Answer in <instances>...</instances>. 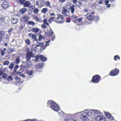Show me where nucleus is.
I'll list each match as a JSON object with an SVG mask.
<instances>
[{
  "label": "nucleus",
  "instance_id": "393cba45",
  "mask_svg": "<svg viewBox=\"0 0 121 121\" xmlns=\"http://www.w3.org/2000/svg\"><path fill=\"white\" fill-rule=\"evenodd\" d=\"M4 35V32L0 31V42L1 41L2 37H3Z\"/></svg>",
  "mask_w": 121,
  "mask_h": 121
},
{
  "label": "nucleus",
  "instance_id": "0e129e2a",
  "mask_svg": "<svg viewBox=\"0 0 121 121\" xmlns=\"http://www.w3.org/2000/svg\"><path fill=\"white\" fill-rule=\"evenodd\" d=\"M39 43H40V42H37V43H36V46H37V47L39 46Z\"/></svg>",
  "mask_w": 121,
  "mask_h": 121
},
{
  "label": "nucleus",
  "instance_id": "39448f33",
  "mask_svg": "<svg viewBox=\"0 0 121 121\" xmlns=\"http://www.w3.org/2000/svg\"><path fill=\"white\" fill-rule=\"evenodd\" d=\"M95 119L96 121H106V118L100 115L96 116Z\"/></svg>",
  "mask_w": 121,
  "mask_h": 121
},
{
  "label": "nucleus",
  "instance_id": "f3484780",
  "mask_svg": "<svg viewBox=\"0 0 121 121\" xmlns=\"http://www.w3.org/2000/svg\"><path fill=\"white\" fill-rule=\"evenodd\" d=\"M18 19L17 18H13L11 21V22L13 24L16 23L18 22Z\"/></svg>",
  "mask_w": 121,
  "mask_h": 121
},
{
  "label": "nucleus",
  "instance_id": "79ce46f5",
  "mask_svg": "<svg viewBox=\"0 0 121 121\" xmlns=\"http://www.w3.org/2000/svg\"><path fill=\"white\" fill-rule=\"evenodd\" d=\"M43 21V23L44 24H45V25H46L47 26H48L49 24L47 22V19H44Z\"/></svg>",
  "mask_w": 121,
  "mask_h": 121
},
{
  "label": "nucleus",
  "instance_id": "052dcab7",
  "mask_svg": "<svg viewBox=\"0 0 121 121\" xmlns=\"http://www.w3.org/2000/svg\"><path fill=\"white\" fill-rule=\"evenodd\" d=\"M67 121H77L76 120L73 119H71L69 120H67Z\"/></svg>",
  "mask_w": 121,
  "mask_h": 121
},
{
  "label": "nucleus",
  "instance_id": "4d7b16f0",
  "mask_svg": "<svg viewBox=\"0 0 121 121\" xmlns=\"http://www.w3.org/2000/svg\"><path fill=\"white\" fill-rule=\"evenodd\" d=\"M73 2L74 4H76L78 2L77 0H73Z\"/></svg>",
  "mask_w": 121,
  "mask_h": 121
},
{
  "label": "nucleus",
  "instance_id": "6ab92c4d",
  "mask_svg": "<svg viewBox=\"0 0 121 121\" xmlns=\"http://www.w3.org/2000/svg\"><path fill=\"white\" fill-rule=\"evenodd\" d=\"M75 6L74 4H73L71 6L70 8L69 9H70L71 11V12L72 13H73L74 12Z\"/></svg>",
  "mask_w": 121,
  "mask_h": 121
},
{
  "label": "nucleus",
  "instance_id": "9b49d317",
  "mask_svg": "<svg viewBox=\"0 0 121 121\" xmlns=\"http://www.w3.org/2000/svg\"><path fill=\"white\" fill-rule=\"evenodd\" d=\"M30 2L29 1H25L24 4L23 6L24 7H28L30 6Z\"/></svg>",
  "mask_w": 121,
  "mask_h": 121
},
{
  "label": "nucleus",
  "instance_id": "bf43d9fd",
  "mask_svg": "<svg viewBox=\"0 0 121 121\" xmlns=\"http://www.w3.org/2000/svg\"><path fill=\"white\" fill-rule=\"evenodd\" d=\"M5 53V52L4 51H2L1 52V56H3L4 55V53Z\"/></svg>",
  "mask_w": 121,
  "mask_h": 121
},
{
  "label": "nucleus",
  "instance_id": "680f3d73",
  "mask_svg": "<svg viewBox=\"0 0 121 121\" xmlns=\"http://www.w3.org/2000/svg\"><path fill=\"white\" fill-rule=\"evenodd\" d=\"M41 27L43 28H45L46 27V26L44 24L42 25Z\"/></svg>",
  "mask_w": 121,
  "mask_h": 121
},
{
  "label": "nucleus",
  "instance_id": "13d9d810",
  "mask_svg": "<svg viewBox=\"0 0 121 121\" xmlns=\"http://www.w3.org/2000/svg\"><path fill=\"white\" fill-rule=\"evenodd\" d=\"M109 3V1L108 0H105V5H107Z\"/></svg>",
  "mask_w": 121,
  "mask_h": 121
},
{
  "label": "nucleus",
  "instance_id": "49530a36",
  "mask_svg": "<svg viewBox=\"0 0 121 121\" xmlns=\"http://www.w3.org/2000/svg\"><path fill=\"white\" fill-rule=\"evenodd\" d=\"M13 79L12 77L11 76H9L7 79V80L9 81H12L13 80Z\"/></svg>",
  "mask_w": 121,
  "mask_h": 121
},
{
  "label": "nucleus",
  "instance_id": "0eeeda50",
  "mask_svg": "<svg viewBox=\"0 0 121 121\" xmlns=\"http://www.w3.org/2000/svg\"><path fill=\"white\" fill-rule=\"evenodd\" d=\"M86 113L84 112L81 116V119L83 121H86L87 119H89L88 117L86 115Z\"/></svg>",
  "mask_w": 121,
  "mask_h": 121
},
{
  "label": "nucleus",
  "instance_id": "4be33fe9",
  "mask_svg": "<svg viewBox=\"0 0 121 121\" xmlns=\"http://www.w3.org/2000/svg\"><path fill=\"white\" fill-rule=\"evenodd\" d=\"M93 111L94 116H95V114H97L98 113H100V111L98 110H93Z\"/></svg>",
  "mask_w": 121,
  "mask_h": 121
},
{
  "label": "nucleus",
  "instance_id": "4c0bfd02",
  "mask_svg": "<svg viewBox=\"0 0 121 121\" xmlns=\"http://www.w3.org/2000/svg\"><path fill=\"white\" fill-rule=\"evenodd\" d=\"M31 57L27 55H26V61H29L31 59Z\"/></svg>",
  "mask_w": 121,
  "mask_h": 121
},
{
  "label": "nucleus",
  "instance_id": "f03ea898",
  "mask_svg": "<svg viewBox=\"0 0 121 121\" xmlns=\"http://www.w3.org/2000/svg\"><path fill=\"white\" fill-rule=\"evenodd\" d=\"M57 17H55V22L58 23L62 24L64 22V20L63 19V18L62 15L57 14Z\"/></svg>",
  "mask_w": 121,
  "mask_h": 121
},
{
  "label": "nucleus",
  "instance_id": "f257e3e1",
  "mask_svg": "<svg viewBox=\"0 0 121 121\" xmlns=\"http://www.w3.org/2000/svg\"><path fill=\"white\" fill-rule=\"evenodd\" d=\"M47 104L48 107H50L53 111L58 112L59 115L60 117H62L64 118H65L66 114H65L62 111H61L60 112H58L60 108L58 105L55 102L52 100L48 101L47 102Z\"/></svg>",
  "mask_w": 121,
  "mask_h": 121
},
{
  "label": "nucleus",
  "instance_id": "f8f14e48",
  "mask_svg": "<svg viewBox=\"0 0 121 121\" xmlns=\"http://www.w3.org/2000/svg\"><path fill=\"white\" fill-rule=\"evenodd\" d=\"M105 114L106 115V117L108 118L109 119L112 118V119H113V117H111L110 115V113L107 112H105Z\"/></svg>",
  "mask_w": 121,
  "mask_h": 121
},
{
  "label": "nucleus",
  "instance_id": "8fccbe9b",
  "mask_svg": "<svg viewBox=\"0 0 121 121\" xmlns=\"http://www.w3.org/2000/svg\"><path fill=\"white\" fill-rule=\"evenodd\" d=\"M50 41L49 40L46 42L45 43V45L46 46H48L49 45V43H50Z\"/></svg>",
  "mask_w": 121,
  "mask_h": 121
},
{
  "label": "nucleus",
  "instance_id": "864d4df0",
  "mask_svg": "<svg viewBox=\"0 0 121 121\" xmlns=\"http://www.w3.org/2000/svg\"><path fill=\"white\" fill-rule=\"evenodd\" d=\"M40 1H37L36 2V6H39Z\"/></svg>",
  "mask_w": 121,
  "mask_h": 121
},
{
  "label": "nucleus",
  "instance_id": "c9c22d12",
  "mask_svg": "<svg viewBox=\"0 0 121 121\" xmlns=\"http://www.w3.org/2000/svg\"><path fill=\"white\" fill-rule=\"evenodd\" d=\"M71 4L70 3L68 2L67 3L66 5V7L68 9H69L71 7Z\"/></svg>",
  "mask_w": 121,
  "mask_h": 121
},
{
  "label": "nucleus",
  "instance_id": "9d476101",
  "mask_svg": "<svg viewBox=\"0 0 121 121\" xmlns=\"http://www.w3.org/2000/svg\"><path fill=\"white\" fill-rule=\"evenodd\" d=\"M26 55L31 57H33L34 56V54L32 51H30L28 50L27 51Z\"/></svg>",
  "mask_w": 121,
  "mask_h": 121
},
{
  "label": "nucleus",
  "instance_id": "a18cd8bd",
  "mask_svg": "<svg viewBox=\"0 0 121 121\" xmlns=\"http://www.w3.org/2000/svg\"><path fill=\"white\" fill-rule=\"evenodd\" d=\"M20 62V60L19 58H16L15 60V63L17 64H18Z\"/></svg>",
  "mask_w": 121,
  "mask_h": 121
},
{
  "label": "nucleus",
  "instance_id": "f704fd0d",
  "mask_svg": "<svg viewBox=\"0 0 121 121\" xmlns=\"http://www.w3.org/2000/svg\"><path fill=\"white\" fill-rule=\"evenodd\" d=\"M35 68L36 71L37 72H40L42 71V69L38 67L36 68V66L35 67Z\"/></svg>",
  "mask_w": 121,
  "mask_h": 121
},
{
  "label": "nucleus",
  "instance_id": "de8ad7c7",
  "mask_svg": "<svg viewBox=\"0 0 121 121\" xmlns=\"http://www.w3.org/2000/svg\"><path fill=\"white\" fill-rule=\"evenodd\" d=\"M43 35H40L39 37V41H41L42 39H43Z\"/></svg>",
  "mask_w": 121,
  "mask_h": 121
},
{
  "label": "nucleus",
  "instance_id": "7ed1b4c3",
  "mask_svg": "<svg viewBox=\"0 0 121 121\" xmlns=\"http://www.w3.org/2000/svg\"><path fill=\"white\" fill-rule=\"evenodd\" d=\"M84 111L86 113V115L88 117H90L91 119L92 120L94 117L93 110H85Z\"/></svg>",
  "mask_w": 121,
  "mask_h": 121
},
{
  "label": "nucleus",
  "instance_id": "69168bd1",
  "mask_svg": "<svg viewBox=\"0 0 121 121\" xmlns=\"http://www.w3.org/2000/svg\"><path fill=\"white\" fill-rule=\"evenodd\" d=\"M44 44V43L43 42H40L39 46H42Z\"/></svg>",
  "mask_w": 121,
  "mask_h": 121
},
{
  "label": "nucleus",
  "instance_id": "20e7f679",
  "mask_svg": "<svg viewBox=\"0 0 121 121\" xmlns=\"http://www.w3.org/2000/svg\"><path fill=\"white\" fill-rule=\"evenodd\" d=\"M100 78V76L98 75H96L92 77V81L94 83H97L99 82Z\"/></svg>",
  "mask_w": 121,
  "mask_h": 121
},
{
  "label": "nucleus",
  "instance_id": "aec40b11",
  "mask_svg": "<svg viewBox=\"0 0 121 121\" xmlns=\"http://www.w3.org/2000/svg\"><path fill=\"white\" fill-rule=\"evenodd\" d=\"M44 0H41L40 1V3L39 4V6L40 7L43 6L45 5L44 4Z\"/></svg>",
  "mask_w": 121,
  "mask_h": 121
},
{
  "label": "nucleus",
  "instance_id": "dca6fc26",
  "mask_svg": "<svg viewBox=\"0 0 121 121\" xmlns=\"http://www.w3.org/2000/svg\"><path fill=\"white\" fill-rule=\"evenodd\" d=\"M83 19H84V18L82 17L78 18V22L79 23V25H81L82 23Z\"/></svg>",
  "mask_w": 121,
  "mask_h": 121
},
{
  "label": "nucleus",
  "instance_id": "423d86ee",
  "mask_svg": "<svg viewBox=\"0 0 121 121\" xmlns=\"http://www.w3.org/2000/svg\"><path fill=\"white\" fill-rule=\"evenodd\" d=\"M119 73V70L117 69H115L111 70L110 73L111 76H112L117 75Z\"/></svg>",
  "mask_w": 121,
  "mask_h": 121
},
{
  "label": "nucleus",
  "instance_id": "bb28decb",
  "mask_svg": "<svg viewBox=\"0 0 121 121\" xmlns=\"http://www.w3.org/2000/svg\"><path fill=\"white\" fill-rule=\"evenodd\" d=\"M45 5H46L47 6H48L50 8H52L51 6L50 5V2L48 1H47L45 2Z\"/></svg>",
  "mask_w": 121,
  "mask_h": 121
},
{
  "label": "nucleus",
  "instance_id": "c756f323",
  "mask_svg": "<svg viewBox=\"0 0 121 121\" xmlns=\"http://www.w3.org/2000/svg\"><path fill=\"white\" fill-rule=\"evenodd\" d=\"M26 0H18V2L20 4L24 5Z\"/></svg>",
  "mask_w": 121,
  "mask_h": 121
},
{
  "label": "nucleus",
  "instance_id": "5701e85b",
  "mask_svg": "<svg viewBox=\"0 0 121 121\" xmlns=\"http://www.w3.org/2000/svg\"><path fill=\"white\" fill-rule=\"evenodd\" d=\"M26 73L28 74L29 75H31L33 73V71L32 70L30 71L29 70H27L26 71Z\"/></svg>",
  "mask_w": 121,
  "mask_h": 121
},
{
  "label": "nucleus",
  "instance_id": "2eb2a0df",
  "mask_svg": "<svg viewBox=\"0 0 121 121\" xmlns=\"http://www.w3.org/2000/svg\"><path fill=\"white\" fill-rule=\"evenodd\" d=\"M1 6L4 9H5L8 7V5L6 3H5L1 4Z\"/></svg>",
  "mask_w": 121,
  "mask_h": 121
},
{
  "label": "nucleus",
  "instance_id": "412c9836",
  "mask_svg": "<svg viewBox=\"0 0 121 121\" xmlns=\"http://www.w3.org/2000/svg\"><path fill=\"white\" fill-rule=\"evenodd\" d=\"M39 29L37 28H33L32 30V32H33L35 33H37L39 31Z\"/></svg>",
  "mask_w": 121,
  "mask_h": 121
},
{
  "label": "nucleus",
  "instance_id": "ddd939ff",
  "mask_svg": "<svg viewBox=\"0 0 121 121\" xmlns=\"http://www.w3.org/2000/svg\"><path fill=\"white\" fill-rule=\"evenodd\" d=\"M40 59L42 61H45L47 60V58L43 55H40Z\"/></svg>",
  "mask_w": 121,
  "mask_h": 121
},
{
  "label": "nucleus",
  "instance_id": "a211bd4d",
  "mask_svg": "<svg viewBox=\"0 0 121 121\" xmlns=\"http://www.w3.org/2000/svg\"><path fill=\"white\" fill-rule=\"evenodd\" d=\"M5 18L4 17L1 15H0V22L3 23L5 22Z\"/></svg>",
  "mask_w": 121,
  "mask_h": 121
},
{
  "label": "nucleus",
  "instance_id": "ea45409f",
  "mask_svg": "<svg viewBox=\"0 0 121 121\" xmlns=\"http://www.w3.org/2000/svg\"><path fill=\"white\" fill-rule=\"evenodd\" d=\"M39 10L37 8H35L34 10V13L35 14H37L39 12Z\"/></svg>",
  "mask_w": 121,
  "mask_h": 121
},
{
  "label": "nucleus",
  "instance_id": "3c124183",
  "mask_svg": "<svg viewBox=\"0 0 121 121\" xmlns=\"http://www.w3.org/2000/svg\"><path fill=\"white\" fill-rule=\"evenodd\" d=\"M53 34L54 33L53 31L51 30L49 31L50 35L51 36H52L53 35Z\"/></svg>",
  "mask_w": 121,
  "mask_h": 121
},
{
  "label": "nucleus",
  "instance_id": "c03bdc74",
  "mask_svg": "<svg viewBox=\"0 0 121 121\" xmlns=\"http://www.w3.org/2000/svg\"><path fill=\"white\" fill-rule=\"evenodd\" d=\"M9 62L8 61H4L3 62V64L4 65H9Z\"/></svg>",
  "mask_w": 121,
  "mask_h": 121
},
{
  "label": "nucleus",
  "instance_id": "58836bf2",
  "mask_svg": "<svg viewBox=\"0 0 121 121\" xmlns=\"http://www.w3.org/2000/svg\"><path fill=\"white\" fill-rule=\"evenodd\" d=\"M23 19L25 20V22H26L28 20V17L27 16L25 15L23 17Z\"/></svg>",
  "mask_w": 121,
  "mask_h": 121
},
{
  "label": "nucleus",
  "instance_id": "6e6d98bb",
  "mask_svg": "<svg viewBox=\"0 0 121 121\" xmlns=\"http://www.w3.org/2000/svg\"><path fill=\"white\" fill-rule=\"evenodd\" d=\"M17 74L19 76H21L23 73H22L21 72H17Z\"/></svg>",
  "mask_w": 121,
  "mask_h": 121
},
{
  "label": "nucleus",
  "instance_id": "2f4dec72",
  "mask_svg": "<svg viewBox=\"0 0 121 121\" xmlns=\"http://www.w3.org/2000/svg\"><path fill=\"white\" fill-rule=\"evenodd\" d=\"M35 62H37L38 61L39 58L40 59V55H38L35 56Z\"/></svg>",
  "mask_w": 121,
  "mask_h": 121
},
{
  "label": "nucleus",
  "instance_id": "774afa93",
  "mask_svg": "<svg viewBox=\"0 0 121 121\" xmlns=\"http://www.w3.org/2000/svg\"><path fill=\"white\" fill-rule=\"evenodd\" d=\"M13 30L12 28H11L9 30H8V32L9 33L11 31Z\"/></svg>",
  "mask_w": 121,
  "mask_h": 121
},
{
  "label": "nucleus",
  "instance_id": "603ef678",
  "mask_svg": "<svg viewBox=\"0 0 121 121\" xmlns=\"http://www.w3.org/2000/svg\"><path fill=\"white\" fill-rule=\"evenodd\" d=\"M34 19L36 21H39L40 20L39 18L37 16L34 17Z\"/></svg>",
  "mask_w": 121,
  "mask_h": 121
},
{
  "label": "nucleus",
  "instance_id": "72a5a7b5",
  "mask_svg": "<svg viewBox=\"0 0 121 121\" xmlns=\"http://www.w3.org/2000/svg\"><path fill=\"white\" fill-rule=\"evenodd\" d=\"M43 65L42 63H40L37 66H36V68L38 67L41 69L43 67Z\"/></svg>",
  "mask_w": 121,
  "mask_h": 121
},
{
  "label": "nucleus",
  "instance_id": "6e6552de",
  "mask_svg": "<svg viewBox=\"0 0 121 121\" xmlns=\"http://www.w3.org/2000/svg\"><path fill=\"white\" fill-rule=\"evenodd\" d=\"M28 36L30 37L33 39L34 41H35L37 42L38 41V39L36 38V35H35L33 34L32 33H30L29 34Z\"/></svg>",
  "mask_w": 121,
  "mask_h": 121
},
{
  "label": "nucleus",
  "instance_id": "c85d7f7f",
  "mask_svg": "<svg viewBox=\"0 0 121 121\" xmlns=\"http://www.w3.org/2000/svg\"><path fill=\"white\" fill-rule=\"evenodd\" d=\"M62 10V13L64 14H65L67 12V10L64 7L63 8Z\"/></svg>",
  "mask_w": 121,
  "mask_h": 121
},
{
  "label": "nucleus",
  "instance_id": "cd10ccee",
  "mask_svg": "<svg viewBox=\"0 0 121 121\" xmlns=\"http://www.w3.org/2000/svg\"><path fill=\"white\" fill-rule=\"evenodd\" d=\"M55 17H51L50 18V19H49L48 21L49 22L51 23L52 22V21L55 22Z\"/></svg>",
  "mask_w": 121,
  "mask_h": 121
},
{
  "label": "nucleus",
  "instance_id": "e433bc0d",
  "mask_svg": "<svg viewBox=\"0 0 121 121\" xmlns=\"http://www.w3.org/2000/svg\"><path fill=\"white\" fill-rule=\"evenodd\" d=\"M25 41L27 44L28 45H30V42L29 39H27L25 40Z\"/></svg>",
  "mask_w": 121,
  "mask_h": 121
},
{
  "label": "nucleus",
  "instance_id": "a878e982",
  "mask_svg": "<svg viewBox=\"0 0 121 121\" xmlns=\"http://www.w3.org/2000/svg\"><path fill=\"white\" fill-rule=\"evenodd\" d=\"M37 46H36V45H34L31 46V49L32 50L35 51L37 49Z\"/></svg>",
  "mask_w": 121,
  "mask_h": 121
},
{
  "label": "nucleus",
  "instance_id": "e2e57ef3",
  "mask_svg": "<svg viewBox=\"0 0 121 121\" xmlns=\"http://www.w3.org/2000/svg\"><path fill=\"white\" fill-rule=\"evenodd\" d=\"M118 56V55H116L114 56V59L115 60H117V56Z\"/></svg>",
  "mask_w": 121,
  "mask_h": 121
},
{
  "label": "nucleus",
  "instance_id": "4468645a",
  "mask_svg": "<svg viewBox=\"0 0 121 121\" xmlns=\"http://www.w3.org/2000/svg\"><path fill=\"white\" fill-rule=\"evenodd\" d=\"M32 65V63L30 61H26V66L27 68H30L31 66Z\"/></svg>",
  "mask_w": 121,
  "mask_h": 121
},
{
  "label": "nucleus",
  "instance_id": "09e8293b",
  "mask_svg": "<svg viewBox=\"0 0 121 121\" xmlns=\"http://www.w3.org/2000/svg\"><path fill=\"white\" fill-rule=\"evenodd\" d=\"M28 23L29 24L32 25L33 26L35 24V23L34 22L31 21L29 22Z\"/></svg>",
  "mask_w": 121,
  "mask_h": 121
},
{
  "label": "nucleus",
  "instance_id": "338daca9",
  "mask_svg": "<svg viewBox=\"0 0 121 121\" xmlns=\"http://www.w3.org/2000/svg\"><path fill=\"white\" fill-rule=\"evenodd\" d=\"M15 80H20V78H19L17 77H16V78H15Z\"/></svg>",
  "mask_w": 121,
  "mask_h": 121
},
{
  "label": "nucleus",
  "instance_id": "a19ab883",
  "mask_svg": "<svg viewBox=\"0 0 121 121\" xmlns=\"http://www.w3.org/2000/svg\"><path fill=\"white\" fill-rule=\"evenodd\" d=\"M2 75L3 78H6L7 76V74L6 73H4V71H3Z\"/></svg>",
  "mask_w": 121,
  "mask_h": 121
},
{
  "label": "nucleus",
  "instance_id": "473e14b6",
  "mask_svg": "<svg viewBox=\"0 0 121 121\" xmlns=\"http://www.w3.org/2000/svg\"><path fill=\"white\" fill-rule=\"evenodd\" d=\"M14 66V64L13 63H11V64H10L9 66V68L10 69H12L13 68Z\"/></svg>",
  "mask_w": 121,
  "mask_h": 121
},
{
  "label": "nucleus",
  "instance_id": "37998d69",
  "mask_svg": "<svg viewBox=\"0 0 121 121\" xmlns=\"http://www.w3.org/2000/svg\"><path fill=\"white\" fill-rule=\"evenodd\" d=\"M19 66L18 65H16L14 67V69H13V71L14 73L16 72L17 69L19 67Z\"/></svg>",
  "mask_w": 121,
  "mask_h": 121
},
{
  "label": "nucleus",
  "instance_id": "b1692460",
  "mask_svg": "<svg viewBox=\"0 0 121 121\" xmlns=\"http://www.w3.org/2000/svg\"><path fill=\"white\" fill-rule=\"evenodd\" d=\"M27 9L25 8H23L20 10V11L22 13V14L25 13L26 11L27 10Z\"/></svg>",
  "mask_w": 121,
  "mask_h": 121
},
{
  "label": "nucleus",
  "instance_id": "5fc2aeb1",
  "mask_svg": "<svg viewBox=\"0 0 121 121\" xmlns=\"http://www.w3.org/2000/svg\"><path fill=\"white\" fill-rule=\"evenodd\" d=\"M7 52L8 53H10L12 52L11 50V48H9L7 51Z\"/></svg>",
  "mask_w": 121,
  "mask_h": 121
},
{
  "label": "nucleus",
  "instance_id": "7c9ffc66",
  "mask_svg": "<svg viewBox=\"0 0 121 121\" xmlns=\"http://www.w3.org/2000/svg\"><path fill=\"white\" fill-rule=\"evenodd\" d=\"M48 10V9L46 8H44L43 9L41 10V12L44 13H46Z\"/></svg>",
  "mask_w": 121,
  "mask_h": 121
},
{
  "label": "nucleus",
  "instance_id": "1a4fd4ad",
  "mask_svg": "<svg viewBox=\"0 0 121 121\" xmlns=\"http://www.w3.org/2000/svg\"><path fill=\"white\" fill-rule=\"evenodd\" d=\"M94 18V19L95 20V19L96 18V20H98L97 17H95L93 18V16L91 15H88L86 17V21H88V20L90 21H91L93 20V18Z\"/></svg>",
  "mask_w": 121,
  "mask_h": 121
}]
</instances>
